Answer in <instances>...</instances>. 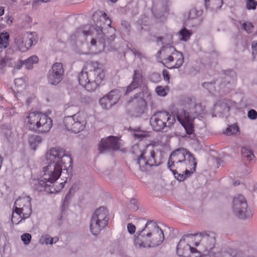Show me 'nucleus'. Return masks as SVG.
Returning a JSON list of instances; mask_svg holds the SVG:
<instances>
[{"label": "nucleus", "instance_id": "1", "mask_svg": "<svg viewBox=\"0 0 257 257\" xmlns=\"http://www.w3.org/2000/svg\"><path fill=\"white\" fill-rule=\"evenodd\" d=\"M92 19L94 25L89 30L79 29L71 36L72 41H79L87 43L90 42L92 47L97 48L98 52L103 51L106 42L109 43L114 40V29L110 27L111 21L107 15L102 12L94 13Z\"/></svg>", "mask_w": 257, "mask_h": 257}, {"label": "nucleus", "instance_id": "2", "mask_svg": "<svg viewBox=\"0 0 257 257\" xmlns=\"http://www.w3.org/2000/svg\"><path fill=\"white\" fill-rule=\"evenodd\" d=\"M217 234L206 230L183 236L177 247V253L182 257H200L207 254L215 247Z\"/></svg>", "mask_w": 257, "mask_h": 257}, {"label": "nucleus", "instance_id": "3", "mask_svg": "<svg viewBox=\"0 0 257 257\" xmlns=\"http://www.w3.org/2000/svg\"><path fill=\"white\" fill-rule=\"evenodd\" d=\"M45 158L48 165L43 167V178L48 183L54 184L61 176L62 170L72 164L71 157L66 151L59 147L52 148L47 151Z\"/></svg>", "mask_w": 257, "mask_h": 257}, {"label": "nucleus", "instance_id": "4", "mask_svg": "<svg viewBox=\"0 0 257 257\" xmlns=\"http://www.w3.org/2000/svg\"><path fill=\"white\" fill-rule=\"evenodd\" d=\"M197 163L193 156L184 149H178L171 154L168 168L180 181H183L195 171Z\"/></svg>", "mask_w": 257, "mask_h": 257}, {"label": "nucleus", "instance_id": "5", "mask_svg": "<svg viewBox=\"0 0 257 257\" xmlns=\"http://www.w3.org/2000/svg\"><path fill=\"white\" fill-rule=\"evenodd\" d=\"M131 152L142 171H146L150 167L157 166L162 163V153L153 145L140 142L132 147Z\"/></svg>", "mask_w": 257, "mask_h": 257}, {"label": "nucleus", "instance_id": "6", "mask_svg": "<svg viewBox=\"0 0 257 257\" xmlns=\"http://www.w3.org/2000/svg\"><path fill=\"white\" fill-rule=\"evenodd\" d=\"M164 239L163 232L156 222L148 221L143 228L137 231L134 242L137 248H148L160 244Z\"/></svg>", "mask_w": 257, "mask_h": 257}, {"label": "nucleus", "instance_id": "7", "mask_svg": "<svg viewBox=\"0 0 257 257\" xmlns=\"http://www.w3.org/2000/svg\"><path fill=\"white\" fill-rule=\"evenodd\" d=\"M186 110H181L175 113L177 118L184 127L188 135L194 133L193 121L196 117L202 118L206 111L201 103H197L191 98H187L185 100Z\"/></svg>", "mask_w": 257, "mask_h": 257}, {"label": "nucleus", "instance_id": "8", "mask_svg": "<svg viewBox=\"0 0 257 257\" xmlns=\"http://www.w3.org/2000/svg\"><path fill=\"white\" fill-rule=\"evenodd\" d=\"M104 78L102 69L97 62H88L78 76L79 84L88 91L94 90Z\"/></svg>", "mask_w": 257, "mask_h": 257}, {"label": "nucleus", "instance_id": "9", "mask_svg": "<svg viewBox=\"0 0 257 257\" xmlns=\"http://www.w3.org/2000/svg\"><path fill=\"white\" fill-rule=\"evenodd\" d=\"M24 123L29 130L40 134L48 133L52 126L50 117L36 111L29 113L24 119Z\"/></svg>", "mask_w": 257, "mask_h": 257}, {"label": "nucleus", "instance_id": "10", "mask_svg": "<svg viewBox=\"0 0 257 257\" xmlns=\"http://www.w3.org/2000/svg\"><path fill=\"white\" fill-rule=\"evenodd\" d=\"M31 201V198L26 195H23L15 201L12 215V221L14 224H18L30 216L32 213Z\"/></svg>", "mask_w": 257, "mask_h": 257}, {"label": "nucleus", "instance_id": "11", "mask_svg": "<svg viewBox=\"0 0 257 257\" xmlns=\"http://www.w3.org/2000/svg\"><path fill=\"white\" fill-rule=\"evenodd\" d=\"M159 53L161 55V62L168 68H179L184 62L183 54L173 46L164 47Z\"/></svg>", "mask_w": 257, "mask_h": 257}, {"label": "nucleus", "instance_id": "12", "mask_svg": "<svg viewBox=\"0 0 257 257\" xmlns=\"http://www.w3.org/2000/svg\"><path fill=\"white\" fill-rule=\"evenodd\" d=\"M176 122L174 115L167 111H159L154 113L150 118V124L156 132L167 131Z\"/></svg>", "mask_w": 257, "mask_h": 257}, {"label": "nucleus", "instance_id": "13", "mask_svg": "<svg viewBox=\"0 0 257 257\" xmlns=\"http://www.w3.org/2000/svg\"><path fill=\"white\" fill-rule=\"evenodd\" d=\"M108 211L104 207L97 209L92 215L90 222V231L92 234L96 235L107 225Z\"/></svg>", "mask_w": 257, "mask_h": 257}, {"label": "nucleus", "instance_id": "14", "mask_svg": "<svg viewBox=\"0 0 257 257\" xmlns=\"http://www.w3.org/2000/svg\"><path fill=\"white\" fill-rule=\"evenodd\" d=\"M86 118V113L84 111H79L72 115L65 116L63 122L68 131L78 133L85 128L87 123Z\"/></svg>", "mask_w": 257, "mask_h": 257}, {"label": "nucleus", "instance_id": "15", "mask_svg": "<svg viewBox=\"0 0 257 257\" xmlns=\"http://www.w3.org/2000/svg\"><path fill=\"white\" fill-rule=\"evenodd\" d=\"M38 40V37L36 32H26L19 34L16 36L14 45L20 51L25 52L36 44Z\"/></svg>", "mask_w": 257, "mask_h": 257}, {"label": "nucleus", "instance_id": "16", "mask_svg": "<svg viewBox=\"0 0 257 257\" xmlns=\"http://www.w3.org/2000/svg\"><path fill=\"white\" fill-rule=\"evenodd\" d=\"M247 207L246 199L243 195L238 194L234 196L232 209L235 216L241 219L250 218L253 213Z\"/></svg>", "mask_w": 257, "mask_h": 257}, {"label": "nucleus", "instance_id": "17", "mask_svg": "<svg viewBox=\"0 0 257 257\" xmlns=\"http://www.w3.org/2000/svg\"><path fill=\"white\" fill-rule=\"evenodd\" d=\"M64 73L62 64L58 62L54 63L47 75L48 83L52 85H57L62 80Z\"/></svg>", "mask_w": 257, "mask_h": 257}, {"label": "nucleus", "instance_id": "18", "mask_svg": "<svg viewBox=\"0 0 257 257\" xmlns=\"http://www.w3.org/2000/svg\"><path fill=\"white\" fill-rule=\"evenodd\" d=\"M120 145L118 138L109 136L101 139L99 144L98 150L101 153H103L108 150H118L120 148Z\"/></svg>", "mask_w": 257, "mask_h": 257}, {"label": "nucleus", "instance_id": "19", "mask_svg": "<svg viewBox=\"0 0 257 257\" xmlns=\"http://www.w3.org/2000/svg\"><path fill=\"white\" fill-rule=\"evenodd\" d=\"M233 104L234 102L230 100L223 99L219 100L215 104L214 110L216 113L226 115Z\"/></svg>", "mask_w": 257, "mask_h": 257}, {"label": "nucleus", "instance_id": "20", "mask_svg": "<svg viewBox=\"0 0 257 257\" xmlns=\"http://www.w3.org/2000/svg\"><path fill=\"white\" fill-rule=\"evenodd\" d=\"M137 104V106L135 108L134 113L136 116H139L144 113L147 109V104L145 100H143L141 98H138V94L135 95L133 101Z\"/></svg>", "mask_w": 257, "mask_h": 257}, {"label": "nucleus", "instance_id": "21", "mask_svg": "<svg viewBox=\"0 0 257 257\" xmlns=\"http://www.w3.org/2000/svg\"><path fill=\"white\" fill-rule=\"evenodd\" d=\"M157 42L158 45L165 44L164 47L172 46L171 45L173 42L172 33L170 31H167V32L163 36L157 38Z\"/></svg>", "mask_w": 257, "mask_h": 257}, {"label": "nucleus", "instance_id": "22", "mask_svg": "<svg viewBox=\"0 0 257 257\" xmlns=\"http://www.w3.org/2000/svg\"><path fill=\"white\" fill-rule=\"evenodd\" d=\"M204 2L206 8L211 11H217L223 5V0H204Z\"/></svg>", "mask_w": 257, "mask_h": 257}, {"label": "nucleus", "instance_id": "23", "mask_svg": "<svg viewBox=\"0 0 257 257\" xmlns=\"http://www.w3.org/2000/svg\"><path fill=\"white\" fill-rule=\"evenodd\" d=\"M201 14V11H197L196 9L191 10L189 14V21H192V24L194 26L200 24L202 21Z\"/></svg>", "mask_w": 257, "mask_h": 257}, {"label": "nucleus", "instance_id": "24", "mask_svg": "<svg viewBox=\"0 0 257 257\" xmlns=\"http://www.w3.org/2000/svg\"><path fill=\"white\" fill-rule=\"evenodd\" d=\"M59 238L57 236L51 237L49 235L45 234L41 237L39 242L42 244L52 245L57 242Z\"/></svg>", "mask_w": 257, "mask_h": 257}, {"label": "nucleus", "instance_id": "25", "mask_svg": "<svg viewBox=\"0 0 257 257\" xmlns=\"http://www.w3.org/2000/svg\"><path fill=\"white\" fill-rule=\"evenodd\" d=\"M51 184L48 183L47 180H45L43 178V176L42 175L40 179H39L37 183L35 185V189H36L38 191H46L47 188H48V185H50Z\"/></svg>", "mask_w": 257, "mask_h": 257}, {"label": "nucleus", "instance_id": "26", "mask_svg": "<svg viewBox=\"0 0 257 257\" xmlns=\"http://www.w3.org/2000/svg\"><path fill=\"white\" fill-rule=\"evenodd\" d=\"M106 95L108 96L111 103L114 105L118 101L121 96V92L118 89H114L111 90Z\"/></svg>", "mask_w": 257, "mask_h": 257}, {"label": "nucleus", "instance_id": "27", "mask_svg": "<svg viewBox=\"0 0 257 257\" xmlns=\"http://www.w3.org/2000/svg\"><path fill=\"white\" fill-rule=\"evenodd\" d=\"M42 139L41 137L37 135H33L29 138V143L30 148L36 150L38 146L41 143Z\"/></svg>", "mask_w": 257, "mask_h": 257}, {"label": "nucleus", "instance_id": "28", "mask_svg": "<svg viewBox=\"0 0 257 257\" xmlns=\"http://www.w3.org/2000/svg\"><path fill=\"white\" fill-rule=\"evenodd\" d=\"M178 35L180 40L187 41L190 38L192 32L186 28H183L178 32Z\"/></svg>", "mask_w": 257, "mask_h": 257}, {"label": "nucleus", "instance_id": "29", "mask_svg": "<svg viewBox=\"0 0 257 257\" xmlns=\"http://www.w3.org/2000/svg\"><path fill=\"white\" fill-rule=\"evenodd\" d=\"M241 152L242 156L248 161H251L254 158V155L249 147H242Z\"/></svg>", "mask_w": 257, "mask_h": 257}, {"label": "nucleus", "instance_id": "30", "mask_svg": "<svg viewBox=\"0 0 257 257\" xmlns=\"http://www.w3.org/2000/svg\"><path fill=\"white\" fill-rule=\"evenodd\" d=\"M65 183V182H61L56 186H54L53 184L48 185L46 192L50 194L57 193L64 187Z\"/></svg>", "mask_w": 257, "mask_h": 257}, {"label": "nucleus", "instance_id": "31", "mask_svg": "<svg viewBox=\"0 0 257 257\" xmlns=\"http://www.w3.org/2000/svg\"><path fill=\"white\" fill-rule=\"evenodd\" d=\"M99 104L102 108L104 109H108L113 105L107 95L99 99Z\"/></svg>", "mask_w": 257, "mask_h": 257}, {"label": "nucleus", "instance_id": "32", "mask_svg": "<svg viewBox=\"0 0 257 257\" xmlns=\"http://www.w3.org/2000/svg\"><path fill=\"white\" fill-rule=\"evenodd\" d=\"M38 60L39 58L37 56H32L24 61V65L26 69H31L33 68V64L37 63Z\"/></svg>", "mask_w": 257, "mask_h": 257}, {"label": "nucleus", "instance_id": "33", "mask_svg": "<svg viewBox=\"0 0 257 257\" xmlns=\"http://www.w3.org/2000/svg\"><path fill=\"white\" fill-rule=\"evenodd\" d=\"M132 82L138 87L142 84L143 76L140 71H135Z\"/></svg>", "mask_w": 257, "mask_h": 257}, {"label": "nucleus", "instance_id": "34", "mask_svg": "<svg viewBox=\"0 0 257 257\" xmlns=\"http://www.w3.org/2000/svg\"><path fill=\"white\" fill-rule=\"evenodd\" d=\"M167 10V8H163V11L159 13L154 12V10H153L152 12L154 14V16L158 22H164L166 19V17L168 14Z\"/></svg>", "mask_w": 257, "mask_h": 257}, {"label": "nucleus", "instance_id": "35", "mask_svg": "<svg viewBox=\"0 0 257 257\" xmlns=\"http://www.w3.org/2000/svg\"><path fill=\"white\" fill-rule=\"evenodd\" d=\"M9 34L7 32H0V45L6 48L9 45Z\"/></svg>", "mask_w": 257, "mask_h": 257}, {"label": "nucleus", "instance_id": "36", "mask_svg": "<svg viewBox=\"0 0 257 257\" xmlns=\"http://www.w3.org/2000/svg\"><path fill=\"white\" fill-rule=\"evenodd\" d=\"M224 81L227 82V83H222L221 84H220V85L219 86V89L220 90L222 91L224 93H228L231 85L230 84L229 78L228 77H225L224 78Z\"/></svg>", "mask_w": 257, "mask_h": 257}, {"label": "nucleus", "instance_id": "37", "mask_svg": "<svg viewBox=\"0 0 257 257\" xmlns=\"http://www.w3.org/2000/svg\"><path fill=\"white\" fill-rule=\"evenodd\" d=\"M239 132V127L235 124L229 125L226 129L224 134L228 136L236 135Z\"/></svg>", "mask_w": 257, "mask_h": 257}, {"label": "nucleus", "instance_id": "38", "mask_svg": "<svg viewBox=\"0 0 257 257\" xmlns=\"http://www.w3.org/2000/svg\"><path fill=\"white\" fill-rule=\"evenodd\" d=\"M169 89L167 87L158 86L155 89V91L158 95L162 97L167 95Z\"/></svg>", "mask_w": 257, "mask_h": 257}, {"label": "nucleus", "instance_id": "39", "mask_svg": "<svg viewBox=\"0 0 257 257\" xmlns=\"http://www.w3.org/2000/svg\"><path fill=\"white\" fill-rule=\"evenodd\" d=\"M143 98L141 97L143 100H145V102H152V96L150 91L147 87H144L143 90Z\"/></svg>", "mask_w": 257, "mask_h": 257}, {"label": "nucleus", "instance_id": "40", "mask_svg": "<svg viewBox=\"0 0 257 257\" xmlns=\"http://www.w3.org/2000/svg\"><path fill=\"white\" fill-rule=\"evenodd\" d=\"M134 136L138 139H142L148 135V132L142 131L140 128L134 129Z\"/></svg>", "mask_w": 257, "mask_h": 257}, {"label": "nucleus", "instance_id": "41", "mask_svg": "<svg viewBox=\"0 0 257 257\" xmlns=\"http://www.w3.org/2000/svg\"><path fill=\"white\" fill-rule=\"evenodd\" d=\"M257 6V1L255 0H246L245 7L248 10H254Z\"/></svg>", "mask_w": 257, "mask_h": 257}, {"label": "nucleus", "instance_id": "42", "mask_svg": "<svg viewBox=\"0 0 257 257\" xmlns=\"http://www.w3.org/2000/svg\"><path fill=\"white\" fill-rule=\"evenodd\" d=\"M21 239L25 245H28L30 243L32 236L30 233H25L21 235Z\"/></svg>", "mask_w": 257, "mask_h": 257}, {"label": "nucleus", "instance_id": "43", "mask_svg": "<svg viewBox=\"0 0 257 257\" xmlns=\"http://www.w3.org/2000/svg\"><path fill=\"white\" fill-rule=\"evenodd\" d=\"M243 29L247 33H251L253 29V26L252 23L249 22L244 23L242 24Z\"/></svg>", "mask_w": 257, "mask_h": 257}, {"label": "nucleus", "instance_id": "44", "mask_svg": "<svg viewBox=\"0 0 257 257\" xmlns=\"http://www.w3.org/2000/svg\"><path fill=\"white\" fill-rule=\"evenodd\" d=\"M128 207L133 211H136L138 209V206L137 204V200L135 199H132L130 201L128 205Z\"/></svg>", "mask_w": 257, "mask_h": 257}, {"label": "nucleus", "instance_id": "45", "mask_svg": "<svg viewBox=\"0 0 257 257\" xmlns=\"http://www.w3.org/2000/svg\"><path fill=\"white\" fill-rule=\"evenodd\" d=\"M247 117L251 120H255L257 118V111L254 109H250L247 112Z\"/></svg>", "mask_w": 257, "mask_h": 257}, {"label": "nucleus", "instance_id": "46", "mask_svg": "<svg viewBox=\"0 0 257 257\" xmlns=\"http://www.w3.org/2000/svg\"><path fill=\"white\" fill-rule=\"evenodd\" d=\"M15 84L18 88H24L26 86L25 82L22 78L16 79L15 80Z\"/></svg>", "mask_w": 257, "mask_h": 257}, {"label": "nucleus", "instance_id": "47", "mask_svg": "<svg viewBox=\"0 0 257 257\" xmlns=\"http://www.w3.org/2000/svg\"><path fill=\"white\" fill-rule=\"evenodd\" d=\"M75 106L76 102L74 100H71L64 105V109L65 111H67L69 108Z\"/></svg>", "mask_w": 257, "mask_h": 257}, {"label": "nucleus", "instance_id": "48", "mask_svg": "<svg viewBox=\"0 0 257 257\" xmlns=\"http://www.w3.org/2000/svg\"><path fill=\"white\" fill-rule=\"evenodd\" d=\"M138 87L137 86H136V84L134 83L132 81L131 83V84L127 87L125 94H128L131 92H132L133 90L135 89L136 88H138Z\"/></svg>", "mask_w": 257, "mask_h": 257}, {"label": "nucleus", "instance_id": "49", "mask_svg": "<svg viewBox=\"0 0 257 257\" xmlns=\"http://www.w3.org/2000/svg\"><path fill=\"white\" fill-rule=\"evenodd\" d=\"M127 229L128 232L130 234H133L135 232L136 228V226H135V225H134L133 224H132L131 223H129L127 225Z\"/></svg>", "mask_w": 257, "mask_h": 257}, {"label": "nucleus", "instance_id": "50", "mask_svg": "<svg viewBox=\"0 0 257 257\" xmlns=\"http://www.w3.org/2000/svg\"><path fill=\"white\" fill-rule=\"evenodd\" d=\"M6 23L8 25H11L13 22V18L10 15H6L5 17Z\"/></svg>", "mask_w": 257, "mask_h": 257}, {"label": "nucleus", "instance_id": "51", "mask_svg": "<svg viewBox=\"0 0 257 257\" xmlns=\"http://www.w3.org/2000/svg\"><path fill=\"white\" fill-rule=\"evenodd\" d=\"M252 49V55H254L257 54V41H253L251 45Z\"/></svg>", "mask_w": 257, "mask_h": 257}, {"label": "nucleus", "instance_id": "52", "mask_svg": "<svg viewBox=\"0 0 257 257\" xmlns=\"http://www.w3.org/2000/svg\"><path fill=\"white\" fill-rule=\"evenodd\" d=\"M203 86L211 92L213 86L212 83L205 82L203 84Z\"/></svg>", "mask_w": 257, "mask_h": 257}, {"label": "nucleus", "instance_id": "53", "mask_svg": "<svg viewBox=\"0 0 257 257\" xmlns=\"http://www.w3.org/2000/svg\"><path fill=\"white\" fill-rule=\"evenodd\" d=\"M163 75L165 80L169 82L170 77L168 72L167 70H164L163 71Z\"/></svg>", "mask_w": 257, "mask_h": 257}, {"label": "nucleus", "instance_id": "54", "mask_svg": "<svg viewBox=\"0 0 257 257\" xmlns=\"http://www.w3.org/2000/svg\"><path fill=\"white\" fill-rule=\"evenodd\" d=\"M23 65H24V61H21L19 62V63L17 64H16L14 66V69L16 70H19L21 69Z\"/></svg>", "mask_w": 257, "mask_h": 257}, {"label": "nucleus", "instance_id": "55", "mask_svg": "<svg viewBox=\"0 0 257 257\" xmlns=\"http://www.w3.org/2000/svg\"><path fill=\"white\" fill-rule=\"evenodd\" d=\"M6 65V63L4 60H0V71L2 70Z\"/></svg>", "mask_w": 257, "mask_h": 257}, {"label": "nucleus", "instance_id": "56", "mask_svg": "<svg viewBox=\"0 0 257 257\" xmlns=\"http://www.w3.org/2000/svg\"><path fill=\"white\" fill-rule=\"evenodd\" d=\"M122 25L126 29H127L128 28H129V26H130V25L129 24L126 22V21H123V22H122V23H121Z\"/></svg>", "mask_w": 257, "mask_h": 257}, {"label": "nucleus", "instance_id": "57", "mask_svg": "<svg viewBox=\"0 0 257 257\" xmlns=\"http://www.w3.org/2000/svg\"><path fill=\"white\" fill-rule=\"evenodd\" d=\"M32 0H22V3L23 5L30 4Z\"/></svg>", "mask_w": 257, "mask_h": 257}, {"label": "nucleus", "instance_id": "58", "mask_svg": "<svg viewBox=\"0 0 257 257\" xmlns=\"http://www.w3.org/2000/svg\"><path fill=\"white\" fill-rule=\"evenodd\" d=\"M4 13H5L4 7H0V16L4 15Z\"/></svg>", "mask_w": 257, "mask_h": 257}, {"label": "nucleus", "instance_id": "59", "mask_svg": "<svg viewBox=\"0 0 257 257\" xmlns=\"http://www.w3.org/2000/svg\"><path fill=\"white\" fill-rule=\"evenodd\" d=\"M39 3H40V2L39 1H33V3H32L33 7H36L37 6H38L39 4Z\"/></svg>", "mask_w": 257, "mask_h": 257}, {"label": "nucleus", "instance_id": "60", "mask_svg": "<svg viewBox=\"0 0 257 257\" xmlns=\"http://www.w3.org/2000/svg\"><path fill=\"white\" fill-rule=\"evenodd\" d=\"M153 77H155L158 79L159 78V76L158 74L154 73V74H152V75L151 76V78L153 79Z\"/></svg>", "mask_w": 257, "mask_h": 257}, {"label": "nucleus", "instance_id": "61", "mask_svg": "<svg viewBox=\"0 0 257 257\" xmlns=\"http://www.w3.org/2000/svg\"><path fill=\"white\" fill-rule=\"evenodd\" d=\"M252 190L254 191L257 190V182L253 185L252 187Z\"/></svg>", "mask_w": 257, "mask_h": 257}, {"label": "nucleus", "instance_id": "62", "mask_svg": "<svg viewBox=\"0 0 257 257\" xmlns=\"http://www.w3.org/2000/svg\"><path fill=\"white\" fill-rule=\"evenodd\" d=\"M232 257H243L241 253H238L236 255L233 256Z\"/></svg>", "mask_w": 257, "mask_h": 257}, {"label": "nucleus", "instance_id": "63", "mask_svg": "<svg viewBox=\"0 0 257 257\" xmlns=\"http://www.w3.org/2000/svg\"><path fill=\"white\" fill-rule=\"evenodd\" d=\"M40 1L43 3H48V2L52 1L53 0H40Z\"/></svg>", "mask_w": 257, "mask_h": 257}, {"label": "nucleus", "instance_id": "64", "mask_svg": "<svg viewBox=\"0 0 257 257\" xmlns=\"http://www.w3.org/2000/svg\"><path fill=\"white\" fill-rule=\"evenodd\" d=\"M239 184V183H237V182H235L234 183V185H238Z\"/></svg>", "mask_w": 257, "mask_h": 257}]
</instances>
